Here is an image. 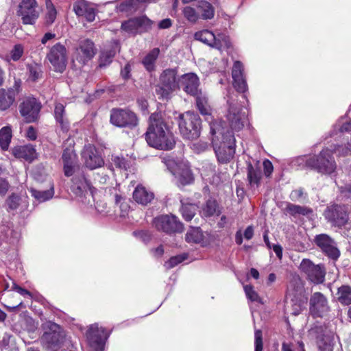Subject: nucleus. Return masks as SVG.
<instances>
[{"label": "nucleus", "instance_id": "obj_54", "mask_svg": "<svg viewBox=\"0 0 351 351\" xmlns=\"http://www.w3.org/2000/svg\"><path fill=\"white\" fill-rule=\"evenodd\" d=\"M82 16H84L86 19V20L89 22L93 21L95 18V9L89 6L88 9L86 10L84 14H83Z\"/></svg>", "mask_w": 351, "mask_h": 351}, {"label": "nucleus", "instance_id": "obj_63", "mask_svg": "<svg viewBox=\"0 0 351 351\" xmlns=\"http://www.w3.org/2000/svg\"><path fill=\"white\" fill-rule=\"evenodd\" d=\"M130 64H127L124 66V68L121 71V75L124 79H128L130 77Z\"/></svg>", "mask_w": 351, "mask_h": 351}, {"label": "nucleus", "instance_id": "obj_26", "mask_svg": "<svg viewBox=\"0 0 351 351\" xmlns=\"http://www.w3.org/2000/svg\"><path fill=\"white\" fill-rule=\"evenodd\" d=\"M173 174L178 178V182L182 185L189 184L193 181V174L186 164H180L177 165L173 171Z\"/></svg>", "mask_w": 351, "mask_h": 351}, {"label": "nucleus", "instance_id": "obj_49", "mask_svg": "<svg viewBox=\"0 0 351 351\" xmlns=\"http://www.w3.org/2000/svg\"><path fill=\"white\" fill-rule=\"evenodd\" d=\"M89 5L88 3L82 0L77 1L73 5V10L75 14L78 16H82L84 14L86 10L88 9Z\"/></svg>", "mask_w": 351, "mask_h": 351}, {"label": "nucleus", "instance_id": "obj_55", "mask_svg": "<svg viewBox=\"0 0 351 351\" xmlns=\"http://www.w3.org/2000/svg\"><path fill=\"white\" fill-rule=\"evenodd\" d=\"M10 187L8 182L3 178H0V195H5Z\"/></svg>", "mask_w": 351, "mask_h": 351}, {"label": "nucleus", "instance_id": "obj_59", "mask_svg": "<svg viewBox=\"0 0 351 351\" xmlns=\"http://www.w3.org/2000/svg\"><path fill=\"white\" fill-rule=\"evenodd\" d=\"M303 190L302 189L293 191L290 194V198L292 201H298L303 196Z\"/></svg>", "mask_w": 351, "mask_h": 351}, {"label": "nucleus", "instance_id": "obj_53", "mask_svg": "<svg viewBox=\"0 0 351 351\" xmlns=\"http://www.w3.org/2000/svg\"><path fill=\"white\" fill-rule=\"evenodd\" d=\"M112 161L117 167L119 169H126L128 164L127 161L125 160L124 158L115 156L112 159Z\"/></svg>", "mask_w": 351, "mask_h": 351}, {"label": "nucleus", "instance_id": "obj_16", "mask_svg": "<svg viewBox=\"0 0 351 351\" xmlns=\"http://www.w3.org/2000/svg\"><path fill=\"white\" fill-rule=\"evenodd\" d=\"M315 244L328 256L332 259H337L340 252L333 239L326 234H320L315 237Z\"/></svg>", "mask_w": 351, "mask_h": 351}, {"label": "nucleus", "instance_id": "obj_15", "mask_svg": "<svg viewBox=\"0 0 351 351\" xmlns=\"http://www.w3.org/2000/svg\"><path fill=\"white\" fill-rule=\"evenodd\" d=\"M40 105L34 97L25 99L19 106L21 116L27 123L36 121L38 119Z\"/></svg>", "mask_w": 351, "mask_h": 351}, {"label": "nucleus", "instance_id": "obj_22", "mask_svg": "<svg viewBox=\"0 0 351 351\" xmlns=\"http://www.w3.org/2000/svg\"><path fill=\"white\" fill-rule=\"evenodd\" d=\"M199 78L193 73L182 75L179 78V88L182 89L191 95L195 96L199 93Z\"/></svg>", "mask_w": 351, "mask_h": 351}, {"label": "nucleus", "instance_id": "obj_21", "mask_svg": "<svg viewBox=\"0 0 351 351\" xmlns=\"http://www.w3.org/2000/svg\"><path fill=\"white\" fill-rule=\"evenodd\" d=\"M71 190L77 196L82 197L86 195H93L94 189L84 174L75 175L72 180Z\"/></svg>", "mask_w": 351, "mask_h": 351}, {"label": "nucleus", "instance_id": "obj_34", "mask_svg": "<svg viewBox=\"0 0 351 351\" xmlns=\"http://www.w3.org/2000/svg\"><path fill=\"white\" fill-rule=\"evenodd\" d=\"M12 130L10 126H5L0 130V147L7 150L12 139Z\"/></svg>", "mask_w": 351, "mask_h": 351}, {"label": "nucleus", "instance_id": "obj_23", "mask_svg": "<svg viewBox=\"0 0 351 351\" xmlns=\"http://www.w3.org/2000/svg\"><path fill=\"white\" fill-rule=\"evenodd\" d=\"M243 65L241 62L236 61L234 63L232 76L234 88L241 93H244L247 88L246 81L243 75Z\"/></svg>", "mask_w": 351, "mask_h": 351}, {"label": "nucleus", "instance_id": "obj_9", "mask_svg": "<svg viewBox=\"0 0 351 351\" xmlns=\"http://www.w3.org/2000/svg\"><path fill=\"white\" fill-rule=\"evenodd\" d=\"M226 119L230 128L234 131L243 129L247 121V115L243 112L242 108L235 101H228V109Z\"/></svg>", "mask_w": 351, "mask_h": 351}, {"label": "nucleus", "instance_id": "obj_2", "mask_svg": "<svg viewBox=\"0 0 351 351\" xmlns=\"http://www.w3.org/2000/svg\"><path fill=\"white\" fill-rule=\"evenodd\" d=\"M212 143L219 162H229L235 154V138L232 132L221 125V123L210 124Z\"/></svg>", "mask_w": 351, "mask_h": 351}, {"label": "nucleus", "instance_id": "obj_60", "mask_svg": "<svg viewBox=\"0 0 351 351\" xmlns=\"http://www.w3.org/2000/svg\"><path fill=\"white\" fill-rule=\"evenodd\" d=\"M271 248L273 249L274 252L276 253L277 257L279 259H281L282 257V248L281 245L278 244H274L271 246Z\"/></svg>", "mask_w": 351, "mask_h": 351}, {"label": "nucleus", "instance_id": "obj_37", "mask_svg": "<svg viewBox=\"0 0 351 351\" xmlns=\"http://www.w3.org/2000/svg\"><path fill=\"white\" fill-rule=\"evenodd\" d=\"M185 239L188 243H201L204 235L199 228H192L186 234Z\"/></svg>", "mask_w": 351, "mask_h": 351}, {"label": "nucleus", "instance_id": "obj_64", "mask_svg": "<svg viewBox=\"0 0 351 351\" xmlns=\"http://www.w3.org/2000/svg\"><path fill=\"white\" fill-rule=\"evenodd\" d=\"M136 235L141 237L144 241H147L150 239V234L146 231H141L138 232H134Z\"/></svg>", "mask_w": 351, "mask_h": 351}, {"label": "nucleus", "instance_id": "obj_56", "mask_svg": "<svg viewBox=\"0 0 351 351\" xmlns=\"http://www.w3.org/2000/svg\"><path fill=\"white\" fill-rule=\"evenodd\" d=\"M24 321L25 322V323L27 325V330L29 332H34L36 329L37 324L35 323V322L34 321V319L32 318L27 317V318L24 319Z\"/></svg>", "mask_w": 351, "mask_h": 351}, {"label": "nucleus", "instance_id": "obj_36", "mask_svg": "<svg viewBox=\"0 0 351 351\" xmlns=\"http://www.w3.org/2000/svg\"><path fill=\"white\" fill-rule=\"evenodd\" d=\"M181 212L182 217L186 221L191 220L197 210V205L188 202H184L183 201H181Z\"/></svg>", "mask_w": 351, "mask_h": 351}, {"label": "nucleus", "instance_id": "obj_18", "mask_svg": "<svg viewBox=\"0 0 351 351\" xmlns=\"http://www.w3.org/2000/svg\"><path fill=\"white\" fill-rule=\"evenodd\" d=\"M329 310L326 298L320 292L314 293L310 299V312L314 317H322Z\"/></svg>", "mask_w": 351, "mask_h": 351}, {"label": "nucleus", "instance_id": "obj_28", "mask_svg": "<svg viewBox=\"0 0 351 351\" xmlns=\"http://www.w3.org/2000/svg\"><path fill=\"white\" fill-rule=\"evenodd\" d=\"M16 92L12 88L0 89V110L9 108L15 100Z\"/></svg>", "mask_w": 351, "mask_h": 351}, {"label": "nucleus", "instance_id": "obj_5", "mask_svg": "<svg viewBox=\"0 0 351 351\" xmlns=\"http://www.w3.org/2000/svg\"><path fill=\"white\" fill-rule=\"evenodd\" d=\"M306 165L319 173L327 175L334 173L337 168L332 151L328 148L322 149L317 156L307 160Z\"/></svg>", "mask_w": 351, "mask_h": 351}, {"label": "nucleus", "instance_id": "obj_24", "mask_svg": "<svg viewBox=\"0 0 351 351\" xmlns=\"http://www.w3.org/2000/svg\"><path fill=\"white\" fill-rule=\"evenodd\" d=\"M12 154L16 158L24 159L29 162L34 160L37 156L35 147L30 144L14 147L12 150Z\"/></svg>", "mask_w": 351, "mask_h": 351}, {"label": "nucleus", "instance_id": "obj_6", "mask_svg": "<svg viewBox=\"0 0 351 351\" xmlns=\"http://www.w3.org/2000/svg\"><path fill=\"white\" fill-rule=\"evenodd\" d=\"M179 89V80H176V71L168 69L161 73L156 92L162 98L167 99L170 95Z\"/></svg>", "mask_w": 351, "mask_h": 351}, {"label": "nucleus", "instance_id": "obj_42", "mask_svg": "<svg viewBox=\"0 0 351 351\" xmlns=\"http://www.w3.org/2000/svg\"><path fill=\"white\" fill-rule=\"evenodd\" d=\"M247 178L252 186H258L261 178V170L254 168L252 165H248Z\"/></svg>", "mask_w": 351, "mask_h": 351}, {"label": "nucleus", "instance_id": "obj_58", "mask_svg": "<svg viewBox=\"0 0 351 351\" xmlns=\"http://www.w3.org/2000/svg\"><path fill=\"white\" fill-rule=\"evenodd\" d=\"M263 168L266 176H269L272 173L274 169L272 163L268 160H265L263 162Z\"/></svg>", "mask_w": 351, "mask_h": 351}, {"label": "nucleus", "instance_id": "obj_14", "mask_svg": "<svg viewBox=\"0 0 351 351\" xmlns=\"http://www.w3.org/2000/svg\"><path fill=\"white\" fill-rule=\"evenodd\" d=\"M36 7V0H23L20 3L17 12L21 16L24 24L32 25L35 23L39 16Z\"/></svg>", "mask_w": 351, "mask_h": 351}, {"label": "nucleus", "instance_id": "obj_32", "mask_svg": "<svg viewBox=\"0 0 351 351\" xmlns=\"http://www.w3.org/2000/svg\"><path fill=\"white\" fill-rule=\"evenodd\" d=\"M337 300L343 305L351 304V287L348 285H342L338 289L337 293Z\"/></svg>", "mask_w": 351, "mask_h": 351}, {"label": "nucleus", "instance_id": "obj_31", "mask_svg": "<svg viewBox=\"0 0 351 351\" xmlns=\"http://www.w3.org/2000/svg\"><path fill=\"white\" fill-rule=\"evenodd\" d=\"M220 210L219 209L217 202L215 199H209L202 206L201 213L204 217H210L214 215H219Z\"/></svg>", "mask_w": 351, "mask_h": 351}, {"label": "nucleus", "instance_id": "obj_25", "mask_svg": "<svg viewBox=\"0 0 351 351\" xmlns=\"http://www.w3.org/2000/svg\"><path fill=\"white\" fill-rule=\"evenodd\" d=\"M64 162V171L66 176H71L73 173V167L76 159V155L72 147L64 149L62 154Z\"/></svg>", "mask_w": 351, "mask_h": 351}, {"label": "nucleus", "instance_id": "obj_20", "mask_svg": "<svg viewBox=\"0 0 351 351\" xmlns=\"http://www.w3.org/2000/svg\"><path fill=\"white\" fill-rule=\"evenodd\" d=\"M82 158L86 167L95 169L101 167L104 162L98 150L92 145L84 147Z\"/></svg>", "mask_w": 351, "mask_h": 351}, {"label": "nucleus", "instance_id": "obj_41", "mask_svg": "<svg viewBox=\"0 0 351 351\" xmlns=\"http://www.w3.org/2000/svg\"><path fill=\"white\" fill-rule=\"evenodd\" d=\"M287 211L293 216L298 215H308L313 213V210L306 206L289 204L287 207Z\"/></svg>", "mask_w": 351, "mask_h": 351}, {"label": "nucleus", "instance_id": "obj_1", "mask_svg": "<svg viewBox=\"0 0 351 351\" xmlns=\"http://www.w3.org/2000/svg\"><path fill=\"white\" fill-rule=\"evenodd\" d=\"M145 139L149 146L156 149L169 150L175 146L174 136L161 112L150 116Z\"/></svg>", "mask_w": 351, "mask_h": 351}, {"label": "nucleus", "instance_id": "obj_27", "mask_svg": "<svg viewBox=\"0 0 351 351\" xmlns=\"http://www.w3.org/2000/svg\"><path fill=\"white\" fill-rule=\"evenodd\" d=\"M133 199L138 204L147 205L154 199V193L139 184L133 192Z\"/></svg>", "mask_w": 351, "mask_h": 351}, {"label": "nucleus", "instance_id": "obj_10", "mask_svg": "<svg viewBox=\"0 0 351 351\" xmlns=\"http://www.w3.org/2000/svg\"><path fill=\"white\" fill-rule=\"evenodd\" d=\"M110 122L117 127L133 128L137 125L138 119L136 114L128 109H112Z\"/></svg>", "mask_w": 351, "mask_h": 351}, {"label": "nucleus", "instance_id": "obj_19", "mask_svg": "<svg viewBox=\"0 0 351 351\" xmlns=\"http://www.w3.org/2000/svg\"><path fill=\"white\" fill-rule=\"evenodd\" d=\"M95 54L94 43L90 40H84L80 42L79 47L76 49L74 59L84 65L90 60Z\"/></svg>", "mask_w": 351, "mask_h": 351}, {"label": "nucleus", "instance_id": "obj_61", "mask_svg": "<svg viewBox=\"0 0 351 351\" xmlns=\"http://www.w3.org/2000/svg\"><path fill=\"white\" fill-rule=\"evenodd\" d=\"M171 25H172L171 20L169 19H165L162 20L159 23L158 27L160 29H167V28L170 27L171 26Z\"/></svg>", "mask_w": 351, "mask_h": 351}, {"label": "nucleus", "instance_id": "obj_45", "mask_svg": "<svg viewBox=\"0 0 351 351\" xmlns=\"http://www.w3.org/2000/svg\"><path fill=\"white\" fill-rule=\"evenodd\" d=\"M46 23L48 25H51L55 21L57 15V12L50 0L46 1Z\"/></svg>", "mask_w": 351, "mask_h": 351}, {"label": "nucleus", "instance_id": "obj_39", "mask_svg": "<svg viewBox=\"0 0 351 351\" xmlns=\"http://www.w3.org/2000/svg\"><path fill=\"white\" fill-rule=\"evenodd\" d=\"M27 73L28 80L36 82L42 76L40 66L36 63H31L27 66Z\"/></svg>", "mask_w": 351, "mask_h": 351}, {"label": "nucleus", "instance_id": "obj_33", "mask_svg": "<svg viewBox=\"0 0 351 351\" xmlns=\"http://www.w3.org/2000/svg\"><path fill=\"white\" fill-rule=\"evenodd\" d=\"M197 9L201 12V16L203 19H211L213 18L215 10L213 5L208 1H199Z\"/></svg>", "mask_w": 351, "mask_h": 351}, {"label": "nucleus", "instance_id": "obj_51", "mask_svg": "<svg viewBox=\"0 0 351 351\" xmlns=\"http://www.w3.org/2000/svg\"><path fill=\"white\" fill-rule=\"evenodd\" d=\"M185 258L186 257L182 255L173 256L165 263V267L167 269H171L176 266L178 264L182 263L185 260Z\"/></svg>", "mask_w": 351, "mask_h": 351}, {"label": "nucleus", "instance_id": "obj_43", "mask_svg": "<svg viewBox=\"0 0 351 351\" xmlns=\"http://www.w3.org/2000/svg\"><path fill=\"white\" fill-rule=\"evenodd\" d=\"M32 195L40 202H43L51 199L53 195V190L37 191L36 189L30 190Z\"/></svg>", "mask_w": 351, "mask_h": 351}, {"label": "nucleus", "instance_id": "obj_17", "mask_svg": "<svg viewBox=\"0 0 351 351\" xmlns=\"http://www.w3.org/2000/svg\"><path fill=\"white\" fill-rule=\"evenodd\" d=\"M152 22L146 16L129 19L121 25V29L128 34H135L147 31L151 28Z\"/></svg>", "mask_w": 351, "mask_h": 351}, {"label": "nucleus", "instance_id": "obj_35", "mask_svg": "<svg viewBox=\"0 0 351 351\" xmlns=\"http://www.w3.org/2000/svg\"><path fill=\"white\" fill-rule=\"evenodd\" d=\"M159 53V49L154 48L143 59V64L147 71H151L154 69V64L158 57Z\"/></svg>", "mask_w": 351, "mask_h": 351}, {"label": "nucleus", "instance_id": "obj_50", "mask_svg": "<svg viewBox=\"0 0 351 351\" xmlns=\"http://www.w3.org/2000/svg\"><path fill=\"white\" fill-rule=\"evenodd\" d=\"M245 293L249 300L252 302H261L258 293L254 290L252 286L245 285L244 287Z\"/></svg>", "mask_w": 351, "mask_h": 351}, {"label": "nucleus", "instance_id": "obj_3", "mask_svg": "<svg viewBox=\"0 0 351 351\" xmlns=\"http://www.w3.org/2000/svg\"><path fill=\"white\" fill-rule=\"evenodd\" d=\"M45 330L41 341L49 351H58L66 341V335L63 329L58 324L47 322L43 326Z\"/></svg>", "mask_w": 351, "mask_h": 351}, {"label": "nucleus", "instance_id": "obj_52", "mask_svg": "<svg viewBox=\"0 0 351 351\" xmlns=\"http://www.w3.org/2000/svg\"><path fill=\"white\" fill-rule=\"evenodd\" d=\"M254 338H255V351H262L263 350V336L262 332L261 330H256L254 332Z\"/></svg>", "mask_w": 351, "mask_h": 351}, {"label": "nucleus", "instance_id": "obj_48", "mask_svg": "<svg viewBox=\"0 0 351 351\" xmlns=\"http://www.w3.org/2000/svg\"><path fill=\"white\" fill-rule=\"evenodd\" d=\"M183 14L189 21L192 23H195L199 18V15L195 10L189 6H186L184 8Z\"/></svg>", "mask_w": 351, "mask_h": 351}, {"label": "nucleus", "instance_id": "obj_44", "mask_svg": "<svg viewBox=\"0 0 351 351\" xmlns=\"http://www.w3.org/2000/svg\"><path fill=\"white\" fill-rule=\"evenodd\" d=\"M196 97V104L197 107L199 109V112L202 114H208L210 108L207 104V98L204 95H202L200 93H199L197 95H195Z\"/></svg>", "mask_w": 351, "mask_h": 351}, {"label": "nucleus", "instance_id": "obj_62", "mask_svg": "<svg viewBox=\"0 0 351 351\" xmlns=\"http://www.w3.org/2000/svg\"><path fill=\"white\" fill-rule=\"evenodd\" d=\"M26 136L30 140H35L36 138V132L32 126L28 128Z\"/></svg>", "mask_w": 351, "mask_h": 351}, {"label": "nucleus", "instance_id": "obj_4", "mask_svg": "<svg viewBox=\"0 0 351 351\" xmlns=\"http://www.w3.org/2000/svg\"><path fill=\"white\" fill-rule=\"evenodd\" d=\"M178 126L181 135L188 140L197 138L200 134L201 120L193 112H186L179 115Z\"/></svg>", "mask_w": 351, "mask_h": 351}, {"label": "nucleus", "instance_id": "obj_46", "mask_svg": "<svg viewBox=\"0 0 351 351\" xmlns=\"http://www.w3.org/2000/svg\"><path fill=\"white\" fill-rule=\"evenodd\" d=\"M24 47L21 44L15 45L10 52V59L13 61H18L23 56Z\"/></svg>", "mask_w": 351, "mask_h": 351}, {"label": "nucleus", "instance_id": "obj_47", "mask_svg": "<svg viewBox=\"0 0 351 351\" xmlns=\"http://www.w3.org/2000/svg\"><path fill=\"white\" fill-rule=\"evenodd\" d=\"M20 197L14 193H12L11 195L8 197V198L6 200V205L8 206V209L10 210H14L17 209V208L20 205Z\"/></svg>", "mask_w": 351, "mask_h": 351}, {"label": "nucleus", "instance_id": "obj_40", "mask_svg": "<svg viewBox=\"0 0 351 351\" xmlns=\"http://www.w3.org/2000/svg\"><path fill=\"white\" fill-rule=\"evenodd\" d=\"M230 42L229 37L225 34H218L215 35V41L212 44V47L221 50L223 48H229Z\"/></svg>", "mask_w": 351, "mask_h": 351}, {"label": "nucleus", "instance_id": "obj_12", "mask_svg": "<svg viewBox=\"0 0 351 351\" xmlns=\"http://www.w3.org/2000/svg\"><path fill=\"white\" fill-rule=\"evenodd\" d=\"M154 226L158 230L167 233L181 232L183 226L174 215H161L154 219Z\"/></svg>", "mask_w": 351, "mask_h": 351}, {"label": "nucleus", "instance_id": "obj_11", "mask_svg": "<svg viewBox=\"0 0 351 351\" xmlns=\"http://www.w3.org/2000/svg\"><path fill=\"white\" fill-rule=\"evenodd\" d=\"M47 59L52 64L54 71L62 73L66 68L67 62L65 47L60 43L53 45L47 54Z\"/></svg>", "mask_w": 351, "mask_h": 351}, {"label": "nucleus", "instance_id": "obj_8", "mask_svg": "<svg viewBox=\"0 0 351 351\" xmlns=\"http://www.w3.org/2000/svg\"><path fill=\"white\" fill-rule=\"evenodd\" d=\"M299 268L311 282L318 285L324 282L326 269L323 265H316L310 259L305 258L300 263Z\"/></svg>", "mask_w": 351, "mask_h": 351}, {"label": "nucleus", "instance_id": "obj_7", "mask_svg": "<svg viewBox=\"0 0 351 351\" xmlns=\"http://www.w3.org/2000/svg\"><path fill=\"white\" fill-rule=\"evenodd\" d=\"M348 211L347 205L332 204L326 208L324 216L332 226L342 227L348 221Z\"/></svg>", "mask_w": 351, "mask_h": 351}, {"label": "nucleus", "instance_id": "obj_38", "mask_svg": "<svg viewBox=\"0 0 351 351\" xmlns=\"http://www.w3.org/2000/svg\"><path fill=\"white\" fill-rule=\"evenodd\" d=\"M215 35L212 32L204 29L195 34L194 37L197 40H199L212 47V44L215 41Z\"/></svg>", "mask_w": 351, "mask_h": 351}, {"label": "nucleus", "instance_id": "obj_57", "mask_svg": "<svg viewBox=\"0 0 351 351\" xmlns=\"http://www.w3.org/2000/svg\"><path fill=\"white\" fill-rule=\"evenodd\" d=\"M12 290L17 291L19 293H20L22 295H24V296L28 295L29 297H32V294L29 291L21 288V287H19L14 282H13V284H12Z\"/></svg>", "mask_w": 351, "mask_h": 351}, {"label": "nucleus", "instance_id": "obj_13", "mask_svg": "<svg viewBox=\"0 0 351 351\" xmlns=\"http://www.w3.org/2000/svg\"><path fill=\"white\" fill-rule=\"evenodd\" d=\"M86 338L90 347L95 351H102L104 341L108 335L103 328H99L97 324L91 325L86 333Z\"/></svg>", "mask_w": 351, "mask_h": 351}, {"label": "nucleus", "instance_id": "obj_29", "mask_svg": "<svg viewBox=\"0 0 351 351\" xmlns=\"http://www.w3.org/2000/svg\"><path fill=\"white\" fill-rule=\"evenodd\" d=\"M54 114L56 121L60 124L64 132H67L69 128V123L64 114V107L61 104L55 106Z\"/></svg>", "mask_w": 351, "mask_h": 351}, {"label": "nucleus", "instance_id": "obj_30", "mask_svg": "<svg viewBox=\"0 0 351 351\" xmlns=\"http://www.w3.org/2000/svg\"><path fill=\"white\" fill-rule=\"evenodd\" d=\"M118 50L119 45L117 42L114 43L111 49L104 50L100 56L99 67L105 66L110 64Z\"/></svg>", "mask_w": 351, "mask_h": 351}]
</instances>
